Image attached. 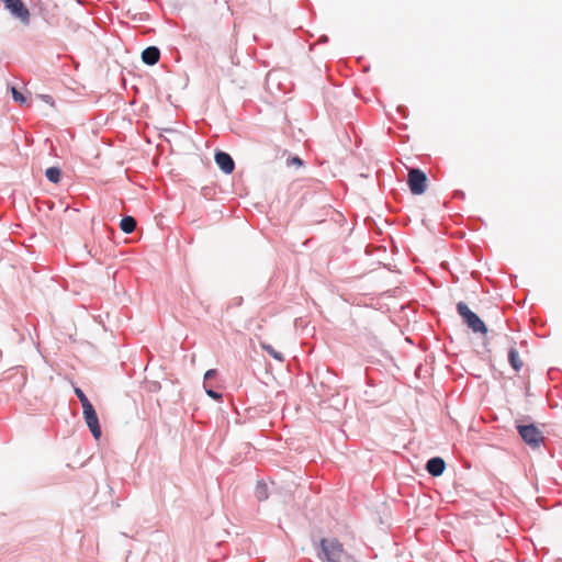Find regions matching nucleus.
Returning a JSON list of instances; mask_svg holds the SVG:
<instances>
[{"label":"nucleus","mask_w":562,"mask_h":562,"mask_svg":"<svg viewBox=\"0 0 562 562\" xmlns=\"http://www.w3.org/2000/svg\"><path fill=\"white\" fill-rule=\"evenodd\" d=\"M319 549L318 558L323 562H340L344 548L338 540L324 538L319 541Z\"/></svg>","instance_id":"1"},{"label":"nucleus","mask_w":562,"mask_h":562,"mask_svg":"<svg viewBox=\"0 0 562 562\" xmlns=\"http://www.w3.org/2000/svg\"><path fill=\"white\" fill-rule=\"evenodd\" d=\"M457 312L462 317L464 324L473 333H487V327L484 322L474 312H472L464 302H459L457 304Z\"/></svg>","instance_id":"2"},{"label":"nucleus","mask_w":562,"mask_h":562,"mask_svg":"<svg viewBox=\"0 0 562 562\" xmlns=\"http://www.w3.org/2000/svg\"><path fill=\"white\" fill-rule=\"evenodd\" d=\"M516 428L524 442L532 449L539 448L544 441L542 431L535 424H519Z\"/></svg>","instance_id":"3"},{"label":"nucleus","mask_w":562,"mask_h":562,"mask_svg":"<svg viewBox=\"0 0 562 562\" xmlns=\"http://www.w3.org/2000/svg\"><path fill=\"white\" fill-rule=\"evenodd\" d=\"M407 184L413 194H423L427 189L426 173L418 168L411 169L408 171Z\"/></svg>","instance_id":"4"},{"label":"nucleus","mask_w":562,"mask_h":562,"mask_svg":"<svg viewBox=\"0 0 562 562\" xmlns=\"http://www.w3.org/2000/svg\"><path fill=\"white\" fill-rule=\"evenodd\" d=\"M4 8L11 13L12 16L20 20L22 24L29 25L31 14L22 0H1Z\"/></svg>","instance_id":"5"},{"label":"nucleus","mask_w":562,"mask_h":562,"mask_svg":"<svg viewBox=\"0 0 562 562\" xmlns=\"http://www.w3.org/2000/svg\"><path fill=\"white\" fill-rule=\"evenodd\" d=\"M85 422L95 439H99L102 435L101 426L99 423L98 414L93 405L82 408Z\"/></svg>","instance_id":"6"},{"label":"nucleus","mask_w":562,"mask_h":562,"mask_svg":"<svg viewBox=\"0 0 562 562\" xmlns=\"http://www.w3.org/2000/svg\"><path fill=\"white\" fill-rule=\"evenodd\" d=\"M215 162L218 166V168L226 175H229L235 169V162L232 156L223 150H217L215 153Z\"/></svg>","instance_id":"7"},{"label":"nucleus","mask_w":562,"mask_h":562,"mask_svg":"<svg viewBox=\"0 0 562 562\" xmlns=\"http://www.w3.org/2000/svg\"><path fill=\"white\" fill-rule=\"evenodd\" d=\"M425 469L430 475L440 476L446 469V463L442 458L432 457L426 462Z\"/></svg>","instance_id":"8"},{"label":"nucleus","mask_w":562,"mask_h":562,"mask_svg":"<svg viewBox=\"0 0 562 562\" xmlns=\"http://www.w3.org/2000/svg\"><path fill=\"white\" fill-rule=\"evenodd\" d=\"M160 59V49L157 46H148L142 52V60L148 66L156 65Z\"/></svg>","instance_id":"9"},{"label":"nucleus","mask_w":562,"mask_h":562,"mask_svg":"<svg viewBox=\"0 0 562 562\" xmlns=\"http://www.w3.org/2000/svg\"><path fill=\"white\" fill-rule=\"evenodd\" d=\"M508 362L516 372L520 371L524 366V362L515 347H510L508 350Z\"/></svg>","instance_id":"10"},{"label":"nucleus","mask_w":562,"mask_h":562,"mask_svg":"<svg viewBox=\"0 0 562 562\" xmlns=\"http://www.w3.org/2000/svg\"><path fill=\"white\" fill-rule=\"evenodd\" d=\"M136 227V221L133 216H124L121 222H120V228L125 233V234H131L134 232Z\"/></svg>","instance_id":"11"},{"label":"nucleus","mask_w":562,"mask_h":562,"mask_svg":"<svg viewBox=\"0 0 562 562\" xmlns=\"http://www.w3.org/2000/svg\"><path fill=\"white\" fill-rule=\"evenodd\" d=\"M255 496L259 502L266 501L269 497L268 485L263 481H258L255 488Z\"/></svg>","instance_id":"12"},{"label":"nucleus","mask_w":562,"mask_h":562,"mask_svg":"<svg viewBox=\"0 0 562 562\" xmlns=\"http://www.w3.org/2000/svg\"><path fill=\"white\" fill-rule=\"evenodd\" d=\"M45 177L47 178V180L52 183H58L60 181V178H61V170L60 168L58 167H49L46 169L45 171Z\"/></svg>","instance_id":"13"},{"label":"nucleus","mask_w":562,"mask_h":562,"mask_svg":"<svg viewBox=\"0 0 562 562\" xmlns=\"http://www.w3.org/2000/svg\"><path fill=\"white\" fill-rule=\"evenodd\" d=\"M262 349L267 351L276 360L280 362L284 361L283 355L277 351L271 345L262 344Z\"/></svg>","instance_id":"14"},{"label":"nucleus","mask_w":562,"mask_h":562,"mask_svg":"<svg viewBox=\"0 0 562 562\" xmlns=\"http://www.w3.org/2000/svg\"><path fill=\"white\" fill-rule=\"evenodd\" d=\"M10 91H11V94H12V99L15 102H18L20 104L26 103V97L21 91H19L14 86L10 87Z\"/></svg>","instance_id":"15"},{"label":"nucleus","mask_w":562,"mask_h":562,"mask_svg":"<svg viewBox=\"0 0 562 562\" xmlns=\"http://www.w3.org/2000/svg\"><path fill=\"white\" fill-rule=\"evenodd\" d=\"M75 394L80 401L82 408L92 405L91 402L86 396L85 392L80 387H75Z\"/></svg>","instance_id":"16"},{"label":"nucleus","mask_w":562,"mask_h":562,"mask_svg":"<svg viewBox=\"0 0 562 562\" xmlns=\"http://www.w3.org/2000/svg\"><path fill=\"white\" fill-rule=\"evenodd\" d=\"M204 389H205L206 394H207L211 398H213V400H215V401H218V400H221V398H222V393H220V392H217V391L213 390L212 387H209L206 383H204Z\"/></svg>","instance_id":"17"},{"label":"nucleus","mask_w":562,"mask_h":562,"mask_svg":"<svg viewBox=\"0 0 562 562\" xmlns=\"http://www.w3.org/2000/svg\"><path fill=\"white\" fill-rule=\"evenodd\" d=\"M217 374L216 370L215 369H210L205 372L204 374V383L207 384V381H210L211 379L215 378Z\"/></svg>","instance_id":"18"},{"label":"nucleus","mask_w":562,"mask_h":562,"mask_svg":"<svg viewBox=\"0 0 562 562\" xmlns=\"http://www.w3.org/2000/svg\"><path fill=\"white\" fill-rule=\"evenodd\" d=\"M291 164L301 166L303 162H302V159L300 157L295 156V157L291 158Z\"/></svg>","instance_id":"19"},{"label":"nucleus","mask_w":562,"mask_h":562,"mask_svg":"<svg viewBox=\"0 0 562 562\" xmlns=\"http://www.w3.org/2000/svg\"><path fill=\"white\" fill-rule=\"evenodd\" d=\"M397 111L405 117L407 109L404 105H398Z\"/></svg>","instance_id":"20"},{"label":"nucleus","mask_w":562,"mask_h":562,"mask_svg":"<svg viewBox=\"0 0 562 562\" xmlns=\"http://www.w3.org/2000/svg\"><path fill=\"white\" fill-rule=\"evenodd\" d=\"M454 196L463 199L464 198V192L463 191H456L454 192Z\"/></svg>","instance_id":"21"},{"label":"nucleus","mask_w":562,"mask_h":562,"mask_svg":"<svg viewBox=\"0 0 562 562\" xmlns=\"http://www.w3.org/2000/svg\"><path fill=\"white\" fill-rule=\"evenodd\" d=\"M327 41H328V37H327L326 35H323V36L321 37V42L325 43V42H327Z\"/></svg>","instance_id":"22"},{"label":"nucleus","mask_w":562,"mask_h":562,"mask_svg":"<svg viewBox=\"0 0 562 562\" xmlns=\"http://www.w3.org/2000/svg\"><path fill=\"white\" fill-rule=\"evenodd\" d=\"M243 302V299L241 297H238L237 301H236V304L240 305Z\"/></svg>","instance_id":"23"}]
</instances>
